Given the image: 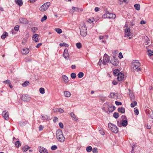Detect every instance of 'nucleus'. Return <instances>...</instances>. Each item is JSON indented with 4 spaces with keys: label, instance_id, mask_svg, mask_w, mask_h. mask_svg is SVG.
Instances as JSON below:
<instances>
[{
    "label": "nucleus",
    "instance_id": "nucleus-51",
    "mask_svg": "<svg viewBox=\"0 0 153 153\" xmlns=\"http://www.w3.org/2000/svg\"><path fill=\"white\" fill-rule=\"evenodd\" d=\"M19 26L18 25H16L14 28V29L15 30L17 31L19 30Z\"/></svg>",
    "mask_w": 153,
    "mask_h": 153
},
{
    "label": "nucleus",
    "instance_id": "nucleus-22",
    "mask_svg": "<svg viewBox=\"0 0 153 153\" xmlns=\"http://www.w3.org/2000/svg\"><path fill=\"white\" fill-rule=\"evenodd\" d=\"M71 117L75 121L77 120V118L76 116L74 114L73 112H71L70 113Z\"/></svg>",
    "mask_w": 153,
    "mask_h": 153
},
{
    "label": "nucleus",
    "instance_id": "nucleus-47",
    "mask_svg": "<svg viewBox=\"0 0 153 153\" xmlns=\"http://www.w3.org/2000/svg\"><path fill=\"white\" fill-rule=\"evenodd\" d=\"M134 114L136 115H137L139 114V111L138 109L136 108H134Z\"/></svg>",
    "mask_w": 153,
    "mask_h": 153
},
{
    "label": "nucleus",
    "instance_id": "nucleus-55",
    "mask_svg": "<svg viewBox=\"0 0 153 153\" xmlns=\"http://www.w3.org/2000/svg\"><path fill=\"white\" fill-rule=\"evenodd\" d=\"M59 126L60 127V128H63V124L60 122L59 123Z\"/></svg>",
    "mask_w": 153,
    "mask_h": 153
},
{
    "label": "nucleus",
    "instance_id": "nucleus-35",
    "mask_svg": "<svg viewBox=\"0 0 153 153\" xmlns=\"http://www.w3.org/2000/svg\"><path fill=\"white\" fill-rule=\"evenodd\" d=\"M113 116L115 118L117 119L119 117V114L117 112H114L113 114Z\"/></svg>",
    "mask_w": 153,
    "mask_h": 153
},
{
    "label": "nucleus",
    "instance_id": "nucleus-38",
    "mask_svg": "<svg viewBox=\"0 0 153 153\" xmlns=\"http://www.w3.org/2000/svg\"><path fill=\"white\" fill-rule=\"evenodd\" d=\"M42 118H41V119H42L43 120H47L48 119V116L46 115L42 116Z\"/></svg>",
    "mask_w": 153,
    "mask_h": 153
},
{
    "label": "nucleus",
    "instance_id": "nucleus-5",
    "mask_svg": "<svg viewBox=\"0 0 153 153\" xmlns=\"http://www.w3.org/2000/svg\"><path fill=\"white\" fill-rule=\"evenodd\" d=\"M50 3L49 2L44 3L39 8V10L42 12H44L47 10L50 5Z\"/></svg>",
    "mask_w": 153,
    "mask_h": 153
},
{
    "label": "nucleus",
    "instance_id": "nucleus-58",
    "mask_svg": "<svg viewBox=\"0 0 153 153\" xmlns=\"http://www.w3.org/2000/svg\"><path fill=\"white\" fill-rule=\"evenodd\" d=\"M135 24V22L134 21L132 20L130 22V25L131 26H133Z\"/></svg>",
    "mask_w": 153,
    "mask_h": 153
},
{
    "label": "nucleus",
    "instance_id": "nucleus-10",
    "mask_svg": "<svg viewBox=\"0 0 153 153\" xmlns=\"http://www.w3.org/2000/svg\"><path fill=\"white\" fill-rule=\"evenodd\" d=\"M63 56L65 59L68 60L69 59V54L67 49H64Z\"/></svg>",
    "mask_w": 153,
    "mask_h": 153
},
{
    "label": "nucleus",
    "instance_id": "nucleus-16",
    "mask_svg": "<svg viewBox=\"0 0 153 153\" xmlns=\"http://www.w3.org/2000/svg\"><path fill=\"white\" fill-rule=\"evenodd\" d=\"M39 149L40 153H48L46 149L43 147H39Z\"/></svg>",
    "mask_w": 153,
    "mask_h": 153
},
{
    "label": "nucleus",
    "instance_id": "nucleus-61",
    "mask_svg": "<svg viewBox=\"0 0 153 153\" xmlns=\"http://www.w3.org/2000/svg\"><path fill=\"white\" fill-rule=\"evenodd\" d=\"M43 127L41 125L39 127V131H41L43 130Z\"/></svg>",
    "mask_w": 153,
    "mask_h": 153
},
{
    "label": "nucleus",
    "instance_id": "nucleus-12",
    "mask_svg": "<svg viewBox=\"0 0 153 153\" xmlns=\"http://www.w3.org/2000/svg\"><path fill=\"white\" fill-rule=\"evenodd\" d=\"M128 124V121L126 120H122V122L120 123H118V125L119 126H122L126 127Z\"/></svg>",
    "mask_w": 153,
    "mask_h": 153
},
{
    "label": "nucleus",
    "instance_id": "nucleus-37",
    "mask_svg": "<svg viewBox=\"0 0 153 153\" xmlns=\"http://www.w3.org/2000/svg\"><path fill=\"white\" fill-rule=\"evenodd\" d=\"M76 45L77 48L80 49L82 47V44L80 43H77L76 44Z\"/></svg>",
    "mask_w": 153,
    "mask_h": 153
},
{
    "label": "nucleus",
    "instance_id": "nucleus-23",
    "mask_svg": "<svg viewBox=\"0 0 153 153\" xmlns=\"http://www.w3.org/2000/svg\"><path fill=\"white\" fill-rule=\"evenodd\" d=\"M64 94L65 96L66 97H69L71 96V93L68 91H64Z\"/></svg>",
    "mask_w": 153,
    "mask_h": 153
},
{
    "label": "nucleus",
    "instance_id": "nucleus-9",
    "mask_svg": "<svg viewBox=\"0 0 153 153\" xmlns=\"http://www.w3.org/2000/svg\"><path fill=\"white\" fill-rule=\"evenodd\" d=\"M133 33L130 32V29L129 28L126 29L125 30V36H132Z\"/></svg>",
    "mask_w": 153,
    "mask_h": 153
},
{
    "label": "nucleus",
    "instance_id": "nucleus-3",
    "mask_svg": "<svg viewBox=\"0 0 153 153\" xmlns=\"http://www.w3.org/2000/svg\"><path fill=\"white\" fill-rule=\"evenodd\" d=\"M80 32V35L83 37H85L87 33V29L86 25L84 24H82L79 27Z\"/></svg>",
    "mask_w": 153,
    "mask_h": 153
},
{
    "label": "nucleus",
    "instance_id": "nucleus-6",
    "mask_svg": "<svg viewBox=\"0 0 153 153\" xmlns=\"http://www.w3.org/2000/svg\"><path fill=\"white\" fill-rule=\"evenodd\" d=\"M109 61L110 58L109 56L106 54H105L103 57L102 63L104 65H106L109 62Z\"/></svg>",
    "mask_w": 153,
    "mask_h": 153
},
{
    "label": "nucleus",
    "instance_id": "nucleus-7",
    "mask_svg": "<svg viewBox=\"0 0 153 153\" xmlns=\"http://www.w3.org/2000/svg\"><path fill=\"white\" fill-rule=\"evenodd\" d=\"M103 17L104 18L115 19L116 17V15L114 14L109 13L108 12L106 14H104Z\"/></svg>",
    "mask_w": 153,
    "mask_h": 153
},
{
    "label": "nucleus",
    "instance_id": "nucleus-26",
    "mask_svg": "<svg viewBox=\"0 0 153 153\" xmlns=\"http://www.w3.org/2000/svg\"><path fill=\"white\" fill-rule=\"evenodd\" d=\"M134 7L137 10H139L140 8V6L139 4H136L134 5Z\"/></svg>",
    "mask_w": 153,
    "mask_h": 153
},
{
    "label": "nucleus",
    "instance_id": "nucleus-43",
    "mask_svg": "<svg viewBox=\"0 0 153 153\" xmlns=\"http://www.w3.org/2000/svg\"><path fill=\"white\" fill-rule=\"evenodd\" d=\"M71 77L72 79H75L76 77V75L75 73H72L71 74Z\"/></svg>",
    "mask_w": 153,
    "mask_h": 153
},
{
    "label": "nucleus",
    "instance_id": "nucleus-25",
    "mask_svg": "<svg viewBox=\"0 0 153 153\" xmlns=\"http://www.w3.org/2000/svg\"><path fill=\"white\" fill-rule=\"evenodd\" d=\"M30 148L27 146H25L22 148V151L24 152L27 151V150Z\"/></svg>",
    "mask_w": 153,
    "mask_h": 153
},
{
    "label": "nucleus",
    "instance_id": "nucleus-24",
    "mask_svg": "<svg viewBox=\"0 0 153 153\" xmlns=\"http://www.w3.org/2000/svg\"><path fill=\"white\" fill-rule=\"evenodd\" d=\"M118 111L122 113H124L125 112V109L123 107H120L118 108Z\"/></svg>",
    "mask_w": 153,
    "mask_h": 153
},
{
    "label": "nucleus",
    "instance_id": "nucleus-40",
    "mask_svg": "<svg viewBox=\"0 0 153 153\" xmlns=\"http://www.w3.org/2000/svg\"><path fill=\"white\" fill-rule=\"evenodd\" d=\"M39 91L40 93L42 94H44L45 93V89L43 88H39Z\"/></svg>",
    "mask_w": 153,
    "mask_h": 153
},
{
    "label": "nucleus",
    "instance_id": "nucleus-53",
    "mask_svg": "<svg viewBox=\"0 0 153 153\" xmlns=\"http://www.w3.org/2000/svg\"><path fill=\"white\" fill-rule=\"evenodd\" d=\"M58 120V119L57 117H54L53 119V121L54 122H56Z\"/></svg>",
    "mask_w": 153,
    "mask_h": 153
},
{
    "label": "nucleus",
    "instance_id": "nucleus-36",
    "mask_svg": "<svg viewBox=\"0 0 153 153\" xmlns=\"http://www.w3.org/2000/svg\"><path fill=\"white\" fill-rule=\"evenodd\" d=\"M137 104V102L136 101H134L132 103H131V107L133 108Z\"/></svg>",
    "mask_w": 153,
    "mask_h": 153
},
{
    "label": "nucleus",
    "instance_id": "nucleus-57",
    "mask_svg": "<svg viewBox=\"0 0 153 153\" xmlns=\"http://www.w3.org/2000/svg\"><path fill=\"white\" fill-rule=\"evenodd\" d=\"M118 57L120 59H121L123 57V56L122 54V53L121 52H120L119 53Z\"/></svg>",
    "mask_w": 153,
    "mask_h": 153
},
{
    "label": "nucleus",
    "instance_id": "nucleus-17",
    "mask_svg": "<svg viewBox=\"0 0 153 153\" xmlns=\"http://www.w3.org/2000/svg\"><path fill=\"white\" fill-rule=\"evenodd\" d=\"M39 36L37 34H35L33 35L32 39L33 41H34L35 42H39Z\"/></svg>",
    "mask_w": 153,
    "mask_h": 153
},
{
    "label": "nucleus",
    "instance_id": "nucleus-56",
    "mask_svg": "<svg viewBox=\"0 0 153 153\" xmlns=\"http://www.w3.org/2000/svg\"><path fill=\"white\" fill-rule=\"evenodd\" d=\"M100 129H101L100 130V134L102 135H104L105 134L104 132L102 131L101 128H100Z\"/></svg>",
    "mask_w": 153,
    "mask_h": 153
},
{
    "label": "nucleus",
    "instance_id": "nucleus-21",
    "mask_svg": "<svg viewBox=\"0 0 153 153\" xmlns=\"http://www.w3.org/2000/svg\"><path fill=\"white\" fill-rule=\"evenodd\" d=\"M62 78L63 79L64 82L65 83H67L68 81V77L65 75H62Z\"/></svg>",
    "mask_w": 153,
    "mask_h": 153
},
{
    "label": "nucleus",
    "instance_id": "nucleus-60",
    "mask_svg": "<svg viewBox=\"0 0 153 153\" xmlns=\"http://www.w3.org/2000/svg\"><path fill=\"white\" fill-rule=\"evenodd\" d=\"M42 45V43H38L37 45L36 46V47L37 48H39Z\"/></svg>",
    "mask_w": 153,
    "mask_h": 153
},
{
    "label": "nucleus",
    "instance_id": "nucleus-29",
    "mask_svg": "<svg viewBox=\"0 0 153 153\" xmlns=\"http://www.w3.org/2000/svg\"><path fill=\"white\" fill-rule=\"evenodd\" d=\"M56 110L54 111V112H59L60 113H63L64 112V110L62 108H58L56 109Z\"/></svg>",
    "mask_w": 153,
    "mask_h": 153
},
{
    "label": "nucleus",
    "instance_id": "nucleus-13",
    "mask_svg": "<svg viewBox=\"0 0 153 153\" xmlns=\"http://www.w3.org/2000/svg\"><path fill=\"white\" fill-rule=\"evenodd\" d=\"M21 99L24 101H29L30 100V98L26 95H23L21 97Z\"/></svg>",
    "mask_w": 153,
    "mask_h": 153
},
{
    "label": "nucleus",
    "instance_id": "nucleus-27",
    "mask_svg": "<svg viewBox=\"0 0 153 153\" xmlns=\"http://www.w3.org/2000/svg\"><path fill=\"white\" fill-rule=\"evenodd\" d=\"M8 36V34L7 32H4L3 34L1 36V39H4L6 37V36Z\"/></svg>",
    "mask_w": 153,
    "mask_h": 153
},
{
    "label": "nucleus",
    "instance_id": "nucleus-1",
    "mask_svg": "<svg viewBox=\"0 0 153 153\" xmlns=\"http://www.w3.org/2000/svg\"><path fill=\"white\" fill-rule=\"evenodd\" d=\"M140 65V63L138 60H133L132 62L131 65V71L133 72H134L135 71L137 72L140 71L141 69L139 68Z\"/></svg>",
    "mask_w": 153,
    "mask_h": 153
},
{
    "label": "nucleus",
    "instance_id": "nucleus-54",
    "mask_svg": "<svg viewBox=\"0 0 153 153\" xmlns=\"http://www.w3.org/2000/svg\"><path fill=\"white\" fill-rule=\"evenodd\" d=\"M115 93H111L110 94V96L112 98H114V96L115 95Z\"/></svg>",
    "mask_w": 153,
    "mask_h": 153
},
{
    "label": "nucleus",
    "instance_id": "nucleus-42",
    "mask_svg": "<svg viewBox=\"0 0 153 153\" xmlns=\"http://www.w3.org/2000/svg\"><path fill=\"white\" fill-rule=\"evenodd\" d=\"M38 30V28L37 27H34L31 28L32 31L34 33H35Z\"/></svg>",
    "mask_w": 153,
    "mask_h": 153
},
{
    "label": "nucleus",
    "instance_id": "nucleus-62",
    "mask_svg": "<svg viewBox=\"0 0 153 153\" xmlns=\"http://www.w3.org/2000/svg\"><path fill=\"white\" fill-rule=\"evenodd\" d=\"M112 83L114 85H116L117 84V82L115 80H113L112 81Z\"/></svg>",
    "mask_w": 153,
    "mask_h": 153
},
{
    "label": "nucleus",
    "instance_id": "nucleus-45",
    "mask_svg": "<svg viewBox=\"0 0 153 153\" xmlns=\"http://www.w3.org/2000/svg\"><path fill=\"white\" fill-rule=\"evenodd\" d=\"M92 150L93 153H97L98 152V149L97 148H94Z\"/></svg>",
    "mask_w": 153,
    "mask_h": 153
},
{
    "label": "nucleus",
    "instance_id": "nucleus-44",
    "mask_svg": "<svg viewBox=\"0 0 153 153\" xmlns=\"http://www.w3.org/2000/svg\"><path fill=\"white\" fill-rule=\"evenodd\" d=\"M47 19V16L46 15H44L43 17H42L41 19V21L43 22Z\"/></svg>",
    "mask_w": 153,
    "mask_h": 153
},
{
    "label": "nucleus",
    "instance_id": "nucleus-46",
    "mask_svg": "<svg viewBox=\"0 0 153 153\" xmlns=\"http://www.w3.org/2000/svg\"><path fill=\"white\" fill-rule=\"evenodd\" d=\"M146 40H147L145 42V43L146 45H147L149 43L150 40H149V39L147 37V38L146 39Z\"/></svg>",
    "mask_w": 153,
    "mask_h": 153
},
{
    "label": "nucleus",
    "instance_id": "nucleus-39",
    "mask_svg": "<svg viewBox=\"0 0 153 153\" xmlns=\"http://www.w3.org/2000/svg\"><path fill=\"white\" fill-rule=\"evenodd\" d=\"M15 145L16 147H19L20 146L21 143L19 141H17L15 142Z\"/></svg>",
    "mask_w": 153,
    "mask_h": 153
},
{
    "label": "nucleus",
    "instance_id": "nucleus-8",
    "mask_svg": "<svg viewBox=\"0 0 153 153\" xmlns=\"http://www.w3.org/2000/svg\"><path fill=\"white\" fill-rule=\"evenodd\" d=\"M110 63L114 66H117L119 64V61L117 59H116L115 56H113L110 61Z\"/></svg>",
    "mask_w": 153,
    "mask_h": 153
},
{
    "label": "nucleus",
    "instance_id": "nucleus-33",
    "mask_svg": "<svg viewBox=\"0 0 153 153\" xmlns=\"http://www.w3.org/2000/svg\"><path fill=\"white\" fill-rule=\"evenodd\" d=\"M59 46L61 47L65 46V47H67L68 46V44L65 43H61L59 44Z\"/></svg>",
    "mask_w": 153,
    "mask_h": 153
},
{
    "label": "nucleus",
    "instance_id": "nucleus-52",
    "mask_svg": "<svg viewBox=\"0 0 153 153\" xmlns=\"http://www.w3.org/2000/svg\"><path fill=\"white\" fill-rule=\"evenodd\" d=\"M115 103L117 105H121L122 104L121 102H118L117 101H116L115 102Z\"/></svg>",
    "mask_w": 153,
    "mask_h": 153
},
{
    "label": "nucleus",
    "instance_id": "nucleus-18",
    "mask_svg": "<svg viewBox=\"0 0 153 153\" xmlns=\"http://www.w3.org/2000/svg\"><path fill=\"white\" fill-rule=\"evenodd\" d=\"M19 22L21 23L27 24L28 23L27 20L25 18H20L19 19Z\"/></svg>",
    "mask_w": 153,
    "mask_h": 153
},
{
    "label": "nucleus",
    "instance_id": "nucleus-34",
    "mask_svg": "<svg viewBox=\"0 0 153 153\" xmlns=\"http://www.w3.org/2000/svg\"><path fill=\"white\" fill-rule=\"evenodd\" d=\"M148 55L149 56L153 55V51L150 50H148Z\"/></svg>",
    "mask_w": 153,
    "mask_h": 153
},
{
    "label": "nucleus",
    "instance_id": "nucleus-4",
    "mask_svg": "<svg viewBox=\"0 0 153 153\" xmlns=\"http://www.w3.org/2000/svg\"><path fill=\"white\" fill-rule=\"evenodd\" d=\"M108 127L110 130L115 133H117L118 132V129L117 127L115 125L111 123H108Z\"/></svg>",
    "mask_w": 153,
    "mask_h": 153
},
{
    "label": "nucleus",
    "instance_id": "nucleus-63",
    "mask_svg": "<svg viewBox=\"0 0 153 153\" xmlns=\"http://www.w3.org/2000/svg\"><path fill=\"white\" fill-rule=\"evenodd\" d=\"M76 67V66L75 65H72L71 66V69H75Z\"/></svg>",
    "mask_w": 153,
    "mask_h": 153
},
{
    "label": "nucleus",
    "instance_id": "nucleus-30",
    "mask_svg": "<svg viewBox=\"0 0 153 153\" xmlns=\"http://www.w3.org/2000/svg\"><path fill=\"white\" fill-rule=\"evenodd\" d=\"M30 83L29 81H25L22 84V85L23 87H25L27 86Z\"/></svg>",
    "mask_w": 153,
    "mask_h": 153
},
{
    "label": "nucleus",
    "instance_id": "nucleus-19",
    "mask_svg": "<svg viewBox=\"0 0 153 153\" xmlns=\"http://www.w3.org/2000/svg\"><path fill=\"white\" fill-rule=\"evenodd\" d=\"M29 52V50L28 48H24L21 51L22 53L23 54H27Z\"/></svg>",
    "mask_w": 153,
    "mask_h": 153
},
{
    "label": "nucleus",
    "instance_id": "nucleus-11",
    "mask_svg": "<svg viewBox=\"0 0 153 153\" xmlns=\"http://www.w3.org/2000/svg\"><path fill=\"white\" fill-rule=\"evenodd\" d=\"M2 114L4 118L6 120H8L9 119V117L8 111H4L2 113Z\"/></svg>",
    "mask_w": 153,
    "mask_h": 153
},
{
    "label": "nucleus",
    "instance_id": "nucleus-14",
    "mask_svg": "<svg viewBox=\"0 0 153 153\" xmlns=\"http://www.w3.org/2000/svg\"><path fill=\"white\" fill-rule=\"evenodd\" d=\"M72 9L73 10L71 12H70L71 13H74L75 11H77L79 12V11L80 12H82L83 11V9H82L76 7H72Z\"/></svg>",
    "mask_w": 153,
    "mask_h": 153
},
{
    "label": "nucleus",
    "instance_id": "nucleus-64",
    "mask_svg": "<svg viewBox=\"0 0 153 153\" xmlns=\"http://www.w3.org/2000/svg\"><path fill=\"white\" fill-rule=\"evenodd\" d=\"M87 21L90 23H92L93 22V21L91 20V19H88L87 20Z\"/></svg>",
    "mask_w": 153,
    "mask_h": 153
},
{
    "label": "nucleus",
    "instance_id": "nucleus-15",
    "mask_svg": "<svg viewBox=\"0 0 153 153\" xmlns=\"http://www.w3.org/2000/svg\"><path fill=\"white\" fill-rule=\"evenodd\" d=\"M117 75V79L119 81L122 80L124 78V75L122 73H119Z\"/></svg>",
    "mask_w": 153,
    "mask_h": 153
},
{
    "label": "nucleus",
    "instance_id": "nucleus-50",
    "mask_svg": "<svg viewBox=\"0 0 153 153\" xmlns=\"http://www.w3.org/2000/svg\"><path fill=\"white\" fill-rule=\"evenodd\" d=\"M105 37H106V39L107 38L108 36H99V38L100 39H103Z\"/></svg>",
    "mask_w": 153,
    "mask_h": 153
},
{
    "label": "nucleus",
    "instance_id": "nucleus-20",
    "mask_svg": "<svg viewBox=\"0 0 153 153\" xmlns=\"http://www.w3.org/2000/svg\"><path fill=\"white\" fill-rule=\"evenodd\" d=\"M16 3L19 6H21L23 4V2L22 0H15Z\"/></svg>",
    "mask_w": 153,
    "mask_h": 153
},
{
    "label": "nucleus",
    "instance_id": "nucleus-59",
    "mask_svg": "<svg viewBox=\"0 0 153 153\" xmlns=\"http://www.w3.org/2000/svg\"><path fill=\"white\" fill-rule=\"evenodd\" d=\"M110 109H112V106H111L109 108H108V111H109V112H112L113 111V110H110Z\"/></svg>",
    "mask_w": 153,
    "mask_h": 153
},
{
    "label": "nucleus",
    "instance_id": "nucleus-41",
    "mask_svg": "<svg viewBox=\"0 0 153 153\" xmlns=\"http://www.w3.org/2000/svg\"><path fill=\"white\" fill-rule=\"evenodd\" d=\"M120 71L118 69H116L113 70V73L115 76H116L117 73Z\"/></svg>",
    "mask_w": 153,
    "mask_h": 153
},
{
    "label": "nucleus",
    "instance_id": "nucleus-28",
    "mask_svg": "<svg viewBox=\"0 0 153 153\" xmlns=\"http://www.w3.org/2000/svg\"><path fill=\"white\" fill-rule=\"evenodd\" d=\"M54 30L56 31L58 33L60 34L62 32V30L59 28H55Z\"/></svg>",
    "mask_w": 153,
    "mask_h": 153
},
{
    "label": "nucleus",
    "instance_id": "nucleus-49",
    "mask_svg": "<svg viewBox=\"0 0 153 153\" xmlns=\"http://www.w3.org/2000/svg\"><path fill=\"white\" fill-rule=\"evenodd\" d=\"M57 148V146H56L55 145H54L53 146H52L51 148V150H55Z\"/></svg>",
    "mask_w": 153,
    "mask_h": 153
},
{
    "label": "nucleus",
    "instance_id": "nucleus-2",
    "mask_svg": "<svg viewBox=\"0 0 153 153\" xmlns=\"http://www.w3.org/2000/svg\"><path fill=\"white\" fill-rule=\"evenodd\" d=\"M56 136L58 140L61 142H64L65 138L64 137L62 130L60 129L57 130L56 131Z\"/></svg>",
    "mask_w": 153,
    "mask_h": 153
},
{
    "label": "nucleus",
    "instance_id": "nucleus-48",
    "mask_svg": "<svg viewBox=\"0 0 153 153\" xmlns=\"http://www.w3.org/2000/svg\"><path fill=\"white\" fill-rule=\"evenodd\" d=\"M3 82L6 84H9L10 83V82L9 80L7 79V80L3 81Z\"/></svg>",
    "mask_w": 153,
    "mask_h": 153
},
{
    "label": "nucleus",
    "instance_id": "nucleus-32",
    "mask_svg": "<svg viewBox=\"0 0 153 153\" xmlns=\"http://www.w3.org/2000/svg\"><path fill=\"white\" fill-rule=\"evenodd\" d=\"M77 76L79 78H82L84 76V73L82 72H80L78 74Z\"/></svg>",
    "mask_w": 153,
    "mask_h": 153
},
{
    "label": "nucleus",
    "instance_id": "nucleus-31",
    "mask_svg": "<svg viewBox=\"0 0 153 153\" xmlns=\"http://www.w3.org/2000/svg\"><path fill=\"white\" fill-rule=\"evenodd\" d=\"M92 149V147L90 146H88L86 148V150L88 152H91Z\"/></svg>",
    "mask_w": 153,
    "mask_h": 153
}]
</instances>
